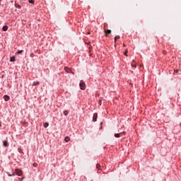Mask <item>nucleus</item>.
Listing matches in <instances>:
<instances>
[{"label":"nucleus","mask_w":181,"mask_h":181,"mask_svg":"<svg viewBox=\"0 0 181 181\" xmlns=\"http://www.w3.org/2000/svg\"><path fill=\"white\" fill-rule=\"evenodd\" d=\"M122 134V133L115 134V138H119Z\"/></svg>","instance_id":"6e6552de"},{"label":"nucleus","mask_w":181,"mask_h":181,"mask_svg":"<svg viewBox=\"0 0 181 181\" xmlns=\"http://www.w3.org/2000/svg\"><path fill=\"white\" fill-rule=\"evenodd\" d=\"M21 53H23V50H18V51L16 52V54H21Z\"/></svg>","instance_id":"4468645a"},{"label":"nucleus","mask_w":181,"mask_h":181,"mask_svg":"<svg viewBox=\"0 0 181 181\" xmlns=\"http://www.w3.org/2000/svg\"><path fill=\"white\" fill-rule=\"evenodd\" d=\"M47 127H49V123L47 122L44 123V128H47Z\"/></svg>","instance_id":"ddd939ff"},{"label":"nucleus","mask_w":181,"mask_h":181,"mask_svg":"<svg viewBox=\"0 0 181 181\" xmlns=\"http://www.w3.org/2000/svg\"><path fill=\"white\" fill-rule=\"evenodd\" d=\"M2 29H3L4 32H6L8 30V25L3 26Z\"/></svg>","instance_id":"423d86ee"},{"label":"nucleus","mask_w":181,"mask_h":181,"mask_svg":"<svg viewBox=\"0 0 181 181\" xmlns=\"http://www.w3.org/2000/svg\"><path fill=\"white\" fill-rule=\"evenodd\" d=\"M98 117V115L97 113L93 114V122H95L97 121V117Z\"/></svg>","instance_id":"7ed1b4c3"},{"label":"nucleus","mask_w":181,"mask_h":181,"mask_svg":"<svg viewBox=\"0 0 181 181\" xmlns=\"http://www.w3.org/2000/svg\"><path fill=\"white\" fill-rule=\"evenodd\" d=\"M16 8H18V9H21V6L19 4H15Z\"/></svg>","instance_id":"2eb2a0df"},{"label":"nucleus","mask_w":181,"mask_h":181,"mask_svg":"<svg viewBox=\"0 0 181 181\" xmlns=\"http://www.w3.org/2000/svg\"><path fill=\"white\" fill-rule=\"evenodd\" d=\"M105 36H108V35L111 34V30H105Z\"/></svg>","instance_id":"20e7f679"},{"label":"nucleus","mask_w":181,"mask_h":181,"mask_svg":"<svg viewBox=\"0 0 181 181\" xmlns=\"http://www.w3.org/2000/svg\"><path fill=\"white\" fill-rule=\"evenodd\" d=\"M16 174L18 176H22V170L19 169H16Z\"/></svg>","instance_id":"f03ea898"},{"label":"nucleus","mask_w":181,"mask_h":181,"mask_svg":"<svg viewBox=\"0 0 181 181\" xmlns=\"http://www.w3.org/2000/svg\"><path fill=\"white\" fill-rule=\"evenodd\" d=\"M64 141H65V142H69V141H70V137L66 136V137L64 138Z\"/></svg>","instance_id":"1a4fd4ad"},{"label":"nucleus","mask_w":181,"mask_h":181,"mask_svg":"<svg viewBox=\"0 0 181 181\" xmlns=\"http://www.w3.org/2000/svg\"><path fill=\"white\" fill-rule=\"evenodd\" d=\"M29 4H35V1L33 0H28Z\"/></svg>","instance_id":"a211bd4d"},{"label":"nucleus","mask_w":181,"mask_h":181,"mask_svg":"<svg viewBox=\"0 0 181 181\" xmlns=\"http://www.w3.org/2000/svg\"><path fill=\"white\" fill-rule=\"evenodd\" d=\"M127 53H128V50H127V51L124 53V56H126L127 57H128V54H127Z\"/></svg>","instance_id":"6ab92c4d"},{"label":"nucleus","mask_w":181,"mask_h":181,"mask_svg":"<svg viewBox=\"0 0 181 181\" xmlns=\"http://www.w3.org/2000/svg\"><path fill=\"white\" fill-rule=\"evenodd\" d=\"M10 62H15V57H12L10 58Z\"/></svg>","instance_id":"dca6fc26"},{"label":"nucleus","mask_w":181,"mask_h":181,"mask_svg":"<svg viewBox=\"0 0 181 181\" xmlns=\"http://www.w3.org/2000/svg\"><path fill=\"white\" fill-rule=\"evenodd\" d=\"M4 98L5 101H9V100L11 99V98H9V96L6 95H5L4 96Z\"/></svg>","instance_id":"39448f33"},{"label":"nucleus","mask_w":181,"mask_h":181,"mask_svg":"<svg viewBox=\"0 0 181 181\" xmlns=\"http://www.w3.org/2000/svg\"><path fill=\"white\" fill-rule=\"evenodd\" d=\"M3 145H4V146H8V141H4L3 142Z\"/></svg>","instance_id":"9d476101"},{"label":"nucleus","mask_w":181,"mask_h":181,"mask_svg":"<svg viewBox=\"0 0 181 181\" xmlns=\"http://www.w3.org/2000/svg\"><path fill=\"white\" fill-rule=\"evenodd\" d=\"M132 67H136V62H135L134 60L132 61Z\"/></svg>","instance_id":"0eeeda50"},{"label":"nucleus","mask_w":181,"mask_h":181,"mask_svg":"<svg viewBox=\"0 0 181 181\" xmlns=\"http://www.w3.org/2000/svg\"><path fill=\"white\" fill-rule=\"evenodd\" d=\"M96 168L98 170H100V169H101V165L100 164L96 165Z\"/></svg>","instance_id":"9b49d317"},{"label":"nucleus","mask_w":181,"mask_h":181,"mask_svg":"<svg viewBox=\"0 0 181 181\" xmlns=\"http://www.w3.org/2000/svg\"><path fill=\"white\" fill-rule=\"evenodd\" d=\"M0 127H1V124H0Z\"/></svg>","instance_id":"b1692460"},{"label":"nucleus","mask_w":181,"mask_h":181,"mask_svg":"<svg viewBox=\"0 0 181 181\" xmlns=\"http://www.w3.org/2000/svg\"><path fill=\"white\" fill-rule=\"evenodd\" d=\"M64 70L69 73V68L68 67H65Z\"/></svg>","instance_id":"412c9836"},{"label":"nucleus","mask_w":181,"mask_h":181,"mask_svg":"<svg viewBox=\"0 0 181 181\" xmlns=\"http://www.w3.org/2000/svg\"><path fill=\"white\" fill-rule=\"evenodd\" d=\"M37 84H39V82H34L33 83V86H37Z\"/></svg>","instance_id":"aec40b11"},{"label":"nucleus","mask_w":181,"mask_h":181,"mask_svg":"<svg viewBox=\"0 0 181 181\" xmlns=\"http://www.w3.org/2000/svg\"><path fill=\"white\" fill-rule=\"evenodd\" d=\"M9 176H15V173H13L12 175H9Z\"/></svg>","instance_id":"4be33fe9"},{"label":"nucleus","mask_w":181,"mask_h":181,"mask_svg":"<svg viewBox=\"0 0 181 181\" xmlns=\"http://www.w3.org/2000/svg\"><path fill=\"white\" fill-rule=\"evenodd\" d=\"M120 37L119 35H117L115 37V42H117V40H118V39H119Z\"/></svg>","instance_id":"f8f14e48"},{"label":"nucleus","mask_w":181,"mask_h":181,"mask_svg":"<svg viewBox=\"0 0 181 181\" xmlns=\"http://www.w3.org/2000/svg\"><path fill=\"white\" fill-rule=\"evenodd\" d=\"M79 86H80L81 90H84L86 88V83L83 81H81Z\"/></svg>","instance_id":"f257e3e1"},{"label":"nucleus","mask_w":181,"mask_h":181,"mask_svg":"<svg viewBox=\"0 0 181 181\" xmlns=\"http://www.w3.org/2000/svg\"><path fill=\"white\" fill-rule=\"evenodd\" d=\"M64 115H69V111L64 110Z\"/></svg>","instance_id":"f3484780"},{"label":"nucleus","mask_w":181,"mask_h":181,"mask_svg":"<svg viewBox=\"0 0 181 181\" xmlns=\"http://www.w3.org/2000/svg\"><path fill=\"white\" fill-rule=\"evenodd\" d=\"M99 104H100V105H101V100L99 101Z\"/></svg>","instance_id":"5701e85b"}]
</instances>
